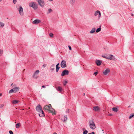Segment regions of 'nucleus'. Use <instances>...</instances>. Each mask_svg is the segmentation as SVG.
<instances>
[{
    "label": "nucleus",
    "instance_id": "nucleus-53",
    "mask_svg": "<svg viewBox=\"0 0 134 134\" xmlns=\"http://www.w3.org/2000/svg\"><path fill=\"white\" fill-rule=\"evenodd\" d=\"M83 130H85V128H83Z\"/></svg>",
    "mask_w": 134,
    "mask_h": 134
},
{
    "label": "nucleus",
    "instance_id": "nucleus-36",
    "mask_svg": "<svg viewBox=\"0 0 134 134\" xmlns=\"http://www.w3.org/2000/svg\"><path fill=\"white\" fill-rule=\"evenodd\" d=\"M4 105L3 104H0V108H2L3 107Z\"/></svg>",
    "mask_w": 134,
    "mask_h": 134
},
{
    "label": "nucleus",
    "instance_id": "nucleus-18",
    "mask_svg": "<svg viewBox=\"0 0 134 134\" xmlns=\"http://www.w3.org/2000/svg\"><path fill=\"white\" fill-rule=\"evenodd\" d=\"M113 110L115 112H116L118 111V108L116 107H113L112 108Z\"/></svg>",
    "mask_w": 134,
    "mask_h": 134
},
{
    "label": "nucleus",
    "instance_id": "nucleus-8",
    "mask_svg": "<svg viewBox=\"0 0 134 134\" xmlns=\"http://www.w3.org/2000/svg\"><path fill=\"white\" fill-rule=\"evenodd\" d=\"M18 10L19 11V13L20 15H22L23 14V8L21 6H20V8Z\"/></svg>",
    "mask_w": 134,
    "mask_h": 134
},
{
    "label": "nucleus",
    "instance_id": "nucleus-32",
    "mask_svg": "<svg viewBox=\"0 0 134 134\" xmlns=\"http://www.w3.org/2000/svg\"><path fill=\"white\" fill-rule=\"evenodd\" d=\"M88 132L87 130H85L83 132V134H87Z\"/></svg>",
    "mask_w": 134,
    "mask_h": 134
},
{
    "label": "nucleus",
    "instance_id": "nucleus-45",
    "mask_svg": "<svg viewBox=\"0 0 134 134\" xmlns=\"http://www.w3.org/2000/svg\"><path fill=\"white\" fill-rule=\"evenodd\" d=\"M42 66L44 68L46 66V64H44Z\"/></svg>",
    "mask_w": 134,
    "mask_h": 134
},
{
    "label": "nucleus",
    "instance_id": "nucleus-50",
    "mask_svg": "<svg viewBox=\"0 0 134 134\" xmlns=\"http://www.w3.org/2000/svg\"><path fill=\"white\" fill-rule=\"evenodd\" d=\"M2 95V93H0V96H1Z\"/></svg>",
    "mask_w": 134,
    "mask_h": 134
},
{
    "label": "nucleus",
    "instance_id": "nucleus-7",
    "mask_svg": "<svg viewBox=\"0 0 134 134\" xmlns=\"http://www.w3.org/2000/svg\"><path fill=\"white\" fill-rule=\"evenodd\" d=\"M110 71V70L108 68L103 71V73L104 75H106L108 73H109Z\"/></svg>",
    "mask_w": 134,
    "mask_h": 134
},
{
    "label": "nucleus",
    "instance_id": "nucleus-5",
    "mask_svg": "<svg viewBox=\"0 0 134 134\" xmlns=\"http://www.w3.org/2000/svg\"><path fill=\"white\" fill-rule=\"evenodd\" d=\"M69 72L68 70L65 69L63 71L61 74V76H63L65 75H67L69 74Z\"/></svg>",
    "mask_w": 134,
    "mask_h": 134
},
{
    "label": "nucleus",
    "instance_id": "nucleus-33",
    "mask_svg": "<svg viewBox=\"0 0 134 134\" xmlns=\"http://www.w3.org/2000/svg\"><path fill=\"white\" fill-rule=\"evenodd\" d=\"M49 36L51 37H53V33H50L49 34Z\"/></svg>",
    "mask_w": 134,
    "mask_h": 134
},
{
    "label": "nucleus",
    "instance_id": "nucleus-20",
    "mask_svg": "<svg viewBox=\"0 0 134 134\" xmlns=\"http://www.w3.org/2000/svg\"><path fill=\"white\" fill-rule=\"evenodd\" d=\"M96 28L95 27H94L92 29V30L90 31V33H93L95 31Z\"/></svg>",
    "mask_w": 134,
    "mask_h": 134
},
{
    "label": "nucleus",
    "instance_id": "nucleus-25",
    "mask_svg": "<svg viewBox=\"0 0 134 134\" xmlns=\"http://www.w3.org/2000/svg\"><path fill=\"white\" fill-rule=\"evenodd\" d=\"M4 23H2L1 22H0V27H3L4 26Z\"/></svg>",
    "mask_w": 134,
    "mask_h": 134
},
{
    "label": "nucleus",
    "instance_id": "nucleus-55",
    "mask_svg": "<svg viewBox=\"0 0 134 134\" xmlns=\"http://www.w3.org/2000/svg\"><path fill=\"white\" fill-rule=\"evenodd\" d=\"M130 107V106H129V107Z\"/></svg>",
    "mask_w": 134,
    "mask_h": 134
},
{
    "label": "nucleus",
    "instance_id": "nucleus-14",
    "mask_svg": "<svg viewBox=\"0 0 134 134\" xmlns=\"http://www.w3.org/2000/svg\"><path fill=\"white\" fill-rule=\"evenodd\" d=\"M99 109V108L98 106H96L93 107V110L95 111H98Z\"/></svg>",
    "mask_w": 134,
    "mask_h": 134
},
{
    "label": "nucleus",
    "instance_id": "nucleus-51",
    "mask_svg": "<svg viewBox=\"0 0 134 134\" xmlns=\"http://www.w3.org/2000/svg\"><path fill=\"white\" fill-rule=\"evenodd\" d=\"M53 134H57V133L56 132H54V133H53Z\"/></svg>",
    "mask_w": 134,
    "mask_h": 134
},
{
    "label": "nucleus",
    "instance_id": "nucleus-49",
    "mask_svg": "<svg viewBox=\"0 0 134 134\" xmlns=\"http://www.w3.org/2000/svg\"><path fill=\"white\" fill-rule=\"evenodd\" d=\"M49 1H53V0H48Z\"/></svg>",
    "mask_w": 134,
    "mask_h": 134
},
{
    "label": "nucleus",
    "instance_id": "nucleus-56",
    "mask_svg": "<svg viewBox=\"0 0 134 134\" xmlns=\"http://www.w3.org/2000/svg\"><path fill=\"white\" fill-rule=\"evenodd\" d=\"M2 0H0V2L2 1Z\"/></svg>",
    "mask_w": 134,
    "mask_h": 134
},
{
    "label": "nucleus",
    "instance_id": "nucleus-28",
    "mask_svg": "<svg viewBox=\"0 0 134 134\" xmlns=\"http://www.w3.org/2000/svg\"><path fill=\"white\" fill-rule=\"evenodd\" d=\"M99 10H97L94 13V15L95 16L97 15L99 13Z\"/></svg>",
    "mask_w": 134,
    "mask_h": 134
},
{
    "label": "nucleus",
    "instance_id": "nucleus-37",
    "mask_svg": "<svg viewBox=\"0 0 134 134\" xmlns=\"http://www.w3.org/2000/svg\"><path fill=\"white\" fill-rule=\"evenodd\" d=\"M9 133L10 134H13V132L11 130L9 131Z\"/></svg>",
    "mask_w": 134,
    "mask_h": 134
},
{
    "label": "nucleus",
    "instance_id": "nucleus-15",
    "mask_svg": "<svg viewBox=\"0 0 134 134\" xmlns=\"http://www.w3.org/2000/svg\"><path fill=\"white\" fill-rule=\"evenodd\" d=\"M19 102V101L17 100H14L12 101V103L14 104H15L18 103Z\"/></svg>",
    "mask_w": 134,
    "mask_h": 134
},
{
    "label": "nucleus",
    "instance_id": "nucleus-27",
    "mask_svg": "<svg viewBox=\"0 0 134 134\" xmlns=\"http://www.w3.org/2000/svg\"><path fill=\"white\" fill-rule=\"evenodd\" d=\"M48 12L47 13V14L50 13L51 12H52L53 11H52V10L50 8V9H48Z\"/></svg>",
    "mask_w": 134,
    "mask_h": 134
},
{
    "label": "nucleus",
    "instance_id": "nucleus-1",
    "mask_svg": "<svg viewBox=\"0 0 134 134\" xmlns=\"http://www.w3.org/2000/svg\"><path fill=\"white\" fill-rule=\"evenodd\" d=\"M36 110L38 113V114L40 117H42L45 116L44 112L42 110V108L41 105L38 104L36 108Z\"/></svg>",
    "mask_w": 134,
    "mask_h": 134
},
{
    "label": "nucleus",
    "instance_id": "nucleus-52",
    "mask_svg": "<svg viewBox=\"0 0 134 134\" xmlns=\"http://www.w3.org/2000/svg\"><path fill=\"white\" fill-rule=\"evenodd\" d=\"M85 93L83 94V96H84L85 95Z\"/></svg>",
    "mask_w": 134,
    "mask_h": 134
},
{
    "label": "nucleus",
    "instance_id": "nucleus-38",
    "mask_svg": "<svg viewBox=\"0 0 134 134\" xmlns=\"http://www.w3.org/2000/svg\"><path fill=\"white\" fill-rule=\"evenodd\" d=\"M102 57H103L104 58L107 59V56H105V55H102Z\"/></svg>",
    "mask_w": 134,
    "mask_h": 134
},
{
    "label": "nucleus",
    "instance_id": "nucleus-43",
    "mask_svg": "<svg viewBox=\"0 0 134 134\" xmlns=\"http://www.w3.org/2000/svg\"><path fill=\"white\" fill-rule=\"evenodd\" d=\"M66 112L67 113H69V109H68L66 110Z\"/></svg>",
    "mask_w": 134,
    "mask_h": 134
},
{
    "label": "nucleus",
    "instance_id": "nucleus-57",
    "mask_svg": "<svg viewBox=\"0 0 134 134\" xmlns=\"http://www.w3.org/2000/svg\"><path fill=\"white\" fill-rule=\"evenodd\" d=\"M32 23H34V21L32 22Z\"/></svg>",
    "mask_w": 134,
    "mask_h": 134
},
{
    "label": "nucleus",
    "instance_id": "nucleus-24",
    "mask_svg": "<svg viewBox=\"0 0 134 134\" xmlns=\"http://www.w3.org/2000/svg\"><path fill=\"white\" fill-rule=\"evenodd\" d=\"M57 90L58 91H59L60 92H61L62 91V88L60 86L58 87Z\"/></svg>",
    "mask_w": 134,
    "mask_h": 134
},
{
    "label": "nucleus",
    "instance_id": "nucleus-22",
    "mask_svg": "<svg viewBox=\"0 0 134 134\" xmlns=\"http://www.w3.org/2000/svg\"><path fill=\"white\" fill-rule=\"evenodd\" d=\"M21 126L20 124V123H18L16 124L15 127L17 128H19V127Z\"/></svg>",
    "mask_w": 134,
    "mask_h": 134
},
{
    "label": "nucleus",
    "instance_id": "nucleus-2",
    "mask_svg": "<svg viewBox=\"0 0 134 134\" xmlns=\"http://www.w3.org/2000/svg\"><path fill=\"white\" fill-rule=\"evenodd\" d=\"M43 109L48 110V112L52 113L53 115L55 114L54 112L55 111L52 108L51 104H49L48 105H45L43 108Z\"/></svg>",
    "mask_w": 134,
    "mask_h": 134
},
{
    "label": "nucleus",
    "instance_id": "nucleus-46",
    "mask_svg": "<svg viewBox=\"0 0 134 134\" xmlns=\"http://www.w3.org/2000/svg\"><path fill=\"white\" fill-rule=\"evenodd\" d=\"M42 87L45 88H46V86L44 85H43L42 86Z\"/></svg>",
    "mask_w": 134,
    "mask_h": 134
},
{
    "label": "nucleus",
    "instance_id": "nucleus-19",
    "mask_svg": "<svg viewBox=\"0 0 134 134\" xmlns=\"http://www.w3.org/2000/svg\"><path fill=\"white\" fill-rule=\"evenodd\" d=\"M29 5L30 7H32L34 8V2H31L29 4Z\"/></svg>",
    "mask_w": 134,
    "mask_h": 134
},
{
    "label": "nucleus",
    "instance_id": "nucleus-16",
    "mask_svg": "<svg viewBox=\"0 0 134 134\" xmlns=\"http://www.w3.org/2000/svg\"><path fill=\"white\" fill-rule=\"evenodd\" d=\"M54 66L55 65L54 64H52L50 67L51 70L52 71L54 70Z\"/></svg>",
    "mask_w": 134,
    "mask_h": 134
},
{
    "label": "nucleus",
    "instance_id": "nucleus-35",
    "mask_svg": "<svg viewBox=\"0 0 134 134\" xmlns=\"http://www.w3.org/2000/svg\"><path fill=\"white\" fill-rule=\"evenodd\" d=\"M3 53V51L2 50H0V56Z\"/></svg>",
    "mask_w": 134,
    "mask_h": 134
},
{
    "label": "nucleus",
    "instance_id": "nucleus-42",
    "mask_svg": "<svg viewBox=\"0 0 134 134\" xmlns=\"http://www.w3.org/2000/svg\"><path fill=\"white\" fill-rule=\"evenodd\" d=\"M68 47L69 48V49L70 50H71V47L70 46H68Z\"/></svg>",
    "mask_w": 134,
    "mask_h": 134
},
{
    "label": "nucleus",
    "instance_id": "nucleus-41",
    "mask_svg": "<svg viewBox=\"0 0 134 134\" xmlns=\"http://www.w3.org/2000/svg\"><path fill=\"white\" fill-rule=\"evenodd\" d=\"M98 15H99V18H100L101 16V14L100 13V11H99V13H98Z\"/></svg>",
    "mask_w": 134,
    "mask_h": 134
},
{
    "label": "nucleus",
    "instance_id": "nucleus-26",
    "mask_svg": "<svg viewBox=\"0 0 134 134\" xmlns=\"http://www.w3.org/2000/svg\"><path fill=\"white\" fill-rule=\"evenodd\" d=\"M101 26H100L99 28H98L97 29L96 31V32L97 33L99 31H100L101 30Z\"/></svg>",
    "mask_w": 134,
    "mask_h": 134
},
{
    "label": "nucleus",
    "instance_id": "nucleus-44",
    "mask_svg": "<svg viewBox=\"0 0 134 134\" xmlns=\"http://www.w3.org/2000/svg\"><path fill=\"white\" fill-rule=\"evenodd\" d=\"M88 134H95V133L94 132H93L91 133H88Z\"/></svg>",
    "mask_w": 134,
    "mask_h": 134
},
{
    "label": "nucleus",
    "instance_id": "nucleus-13",
    "mask_svg": "<svg viewBox=\"0 0 134 134\" xmlns=\"http://www.w3.org/2000/svg\"><path fill=\"white\" fill-rule=\"evenodd\" d=\"M41 21L38 19H36L34 20V24H37L41 22Z\"/></svg>",
    "mask_w": 134,
    "mask_h": 134
},
{
    "label": "nucleus",
    "instance_id": "nucleus-47",
    "mask_svg": "<svg viewBox=\"0 0 134 134\" xmlns=\"http://www.w3.org/2000/svg\"><path fill=\"white\" fill-rule=\"evenodd\" d=\"M59 65V63H58L57 65H56V66H58V65Z\"/></svg>",
    "mask_w": 134,
    "mask_h": 134
},
{
    "label": "nucleus",
    "instance_id": "nucleus-31",
    "mask_svg": "<svg viewBox=\"0 0 134 134\" xmlns=\"http://www.w3.org/2000/svg\"><path fill=\"white\" fill-rule=\"evenodd\" d=\"M60 68V67L59 66H56V71L57 72H58Z\"/></svg>",
    "mask_w": 134,
    "mask_h": 134
},
{
    "label": "nucleus",
    "instance_id": "nucleus-30",
    "mask_svg": "<svg viewBox=\"0 0 134 134\" xmlns=\"http://www.w3.org/2000/svg\"><path fill=\"white\" fill-rule=\"evenodd\" d=\"M14 92V90L13 89H11L9 91V93H11L12 92Z\"/></svg>",
    "mask_w": 134,
    "mask_h": 134
},
{
    "label": "nucleus",
    "instance_id": "nucleus-29",
    "mask_svg": "<svg viewBox=\"0 0 134 134\" xmlns=\"http://www.w3.org/2000/svg\"><path fill=\"white\" fill-rule=\"evenodd\" d=\"M134 116V114H131L130 115V116L129 117V118L131 119Z\"/></svg>",
    "mask_w": 134,
    "mask_h": 134
},
{
    "label": "nucleus",
    "instance_id": "nucleus-17",
    "mask_svg": "<svg viewBox=\"0 0 134 134\" xmlns=\"http://www.w3.org/2000/svg\"><path fill=\"white\" fill-rule=\"evenodd\" d=\"M13 89L14 90V92L15 93L18 91L19 88L18 87H15L13 88Z\"/></svg>",
    "mask_w": 134,
    "mask_h": 134
},
{
    "label": "nucleus",
    "instance_id": "nucleus-10",
    "mask_svg": "<svg viewBox=\"0 0 134 134\" xmlns=\"http://www.w3.org/2000/svg\"><path fill=\"white\" fill-rule=\"evenodd\" d=\"M39 72L40 71L38 70H37L35 71L34 73V78H37V77L38 76L35 77V76L38 75V74Z\"/></svg>",
    "mask_w": 134,
    "mask_h": 134
},
{
    "label": "nucleus",
    "instance_id": "nucleus-6",
    "mask_svg": "<svg viewBox=\"0 0 134 134\" xmlns=\"http://www.w3.org/2000/svg\"><path fill=\"white\" fill-rule=\"evenodd\" d=\"M61 66L63 68H65L66 66V62L65 60H63L62 61L61 63Z\"/></svg>",
    "mask_w": 134,
    "mask_h": 134
},
{
    "label": "nucleus",
    "instance_id": "nucleus-21",
    "mask_svg": "<svg viewBox=\"0 0 134 134\" xmlns=\"http://www.w3.org/2000/svg\"><path fill=\"white\" fill-rule=\"evenodd\" d=\"M70 2L71 5H73L75 3V0H70Z\"/></svg>",
    "mask_w": 134,
    "mask_h": 134
},
{
    "label": "nucleus",
    "instance_id": "nucleus-23",
    "mask_svg": "<svg viewBox=\"0 0 134 134\" xmlns=\"http://www.w3.org/2000/svg\"><path fill=\"white\" fill-rule=\"evenodd\" d=\"M37 8V5L36 3L34 2V9L35 10Z\"/></svg>",
    "mask_w": 134,
    "mask_h": 134
},
{
    "label": "nucleus",
    "instance_id": "nucleus-3",
    "mask_svg": "<svg viewBox=\"0 0 134 134\" xmlns=\"http://www.w3.org/2000/svg\"><path fill=\"white\" fill-rule=\"evenodd\" d=\"M89 126L91 129L94 130L96 128V126L94 123L93 120H90L89 122Z\"/></svg>",
    "mask_w": 134,
    "mask_h": 134
},
{
    "label": "nucleus",
    "instance_id": "nucleus-48",
    "mask_svg": "<svg viewBox=\"0 0 134 134\" xmlns=\"http://www.w3.org/2000/svg\"><path fill=\"white\" fill-rule=\"evenodd\" d=\"M113 114H109V116H112Z\"/></svg>",
    "mask_w": 134,
    "mask_h": 134
},
{
    "label": "nucleus",
    "instance_id": "nucleus-4",
    "mask_svg": "<svg viewBox=\"0 0 134 134\" xmlns=\"http://www.w3.org/2000/svg\"><path fill=\"white\" fill-rule=\"evenodd\" d=\"M38 2V4L41 7H43L44 5V2L43 0H36Z\"/></svg>",
    "mask_w": 134,
    "mask_h": 134
},
{
    "label": "nucleus",
    "instance_id": "nucleus-34",
    "mask_svg": "<svg viewBox=\"0 0 134 134\" xmlns=\"http://www.w3.org/2000/svg\"><path fill=\"white\" fill-rule=\"evenodd\" d=\"M68 82L66 81H65L63 83L64 86H65L66 84Z\"/></svg>",
    "mask_w": 134,
    "mask_h": 134
},
{
    "label": "nucleus",
    "instance_id": "nucleus-40",
    "mask_svg": "<svg viewBox=\"0 0 134 134\" xmlns=\"http://www.w3.org/2000/svg\"><path fill=\"white\" fill-rule=\"evenodd\" d=\"M13 2L14 4H15L16 2V0H13Z\"/></svg>",
    "mask_w": 134,
    "mask_h": 134
},
{
    "label": "nucleus",
    "instance_id": "nucleus-54",
    "mask_svg": "<svg viewBox=\"0 0 134 134\" xmlns=\"http://www.w3.org/2000/svg\"><path fill=\"white\" fill-rule=\"evenodd\" d=\"M13 83H12V84H11V86H12V85H13Z\"/></svg>",
    "mask_w": 134,
    "mask_h": 134
},
{
    "label": "nucleus",
    "instance_id": "nucleus-39",
    "mask_svg": "<svg viewBox=\"0 0 134 134\" xmlns=\"http://www.w3.org/2000/svg\"><path fill=\"white\" fill-rule=\"evenodd\" d=\"M98 73V72H95L93 74L94 75H97Z\"/></svg>",
    "mask_w": 134,
    "mask_h": 134
},
{
    "label": "nucleus",
    "instance_id": "nucleus-11",
    "mask_svg": "<svg viewBox=\"0 0 134 134\" xmlns=\"http://www.w3.org/2000/svg\"><path fill=\"white\" fill-rule=\"evenodd\" d=\"M102 62L99 60H97L96 61V63L98 65H100L101 64Z\"/></svg>",
    "mask_w": 134,
    "mask_h": 134
},
{
    "label": "nucleus",
    "instance_id": "nucleus-9",
    "mask_svg": "<svg viewBox=\"0 0 134 134\" xmlns=\"http://www.w3.org/2000/svg\"><path fill=\"white\" fill-rule=\"evenodd\" d=\"M114 58V57L112 55H110L107 56V59H108L112 60Z\"/></svg>",
    "mask_w": 134,
    "mask_h": 134
},
{
    "label": "nucleus",
    "instance_id": "nucleus-12",
    "mask_svg": "<svg viewBox=\"0 0 134 134\" xmlns=\"http://www.w3.org/2000/svg\"><path fill=\"white\" fill-rule=\"evenodd\" d=\"M67 116L66 115H65L64 117L62 118V120L64 122H66L67 120Z\"/></svg>",
    "mask_w": 134,
    "mask_h": 134
}]
</instances>
